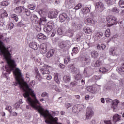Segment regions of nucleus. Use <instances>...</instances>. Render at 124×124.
<instances>
[{
    "label": "nucleus",
    "instance_id": "nucleus-1",
    "mask_svg": "<svg viewBox=\"0 0 124 124\" xmlns=\"http://www.w3.org/2000/svg\"><path fill=\"white\" fill-rule=\"evenodd\" d=\"M13 73L15 75L16 81L14 83L15 86H19L20 89H22L25 92L23 95L26 99V102L29 104L31 107H32L35 110H37L40 114L41 116H43L46 124H62V123H58V118H54L53 116L49 112V110L44 109L40 106V103L37 100L35 94L33 93V91L29 87V85L25 82L24 79L22 77L21 71H14Z\"/></svg>",
    "mask_w": 124,
    "mask_h": 124
},
{
    "label": "nucleus",
    "instance_id": "nucleus-2",
    "mask_svg": "<svg viewBox=\"0 0 124 124\" xmlns=\"http://www.w3.org/2000/svg\"><path fill=\"white\" fill-rule=\"evenodd\" d=\"M3 37V36L0 35V39H1ZM9 48H6L3 46V43L0 41V54L3 57H11L10 54V50Z\"/></svg>",
    "mask_w": 124,
    "mask_h": 124
},
{
    "label": "nucleus",
    "instance_id": "nucleus-3",
    "mask_svg": "<svg viewBox=\"0 0 124 124\" xmlns=\"http://www.w3.org/2000/svg\"><path fill=\"white\" fill-rule=\"evenodd\" d=\"M53 29H54V22L53 21H50L44 27V31L45 32H50Z\"/></svg>",
    "mask_w": 124,
    "mask_h": 124
},
{
    "label": "nucleus",
    "instance_id": "nucleus-4",
    "mask_svg": "<svg viewBox=\"0 0 124 124\" xmlns=\"http://www.w3.org/2000/svg\"><path fill=\"white\" fill-rule=\"evenodd\" d=\"M117 20V17L111 16H109L107 17V21L108 23L111 24L112 25H117V24H118Z\"/></svg>",
    "mask_w": 124,
    "mask_h": 124
},
{
    "label": "nucleus",
    "instance_id": "nucleus-5",
    "mask_svg": "<svg viewBox=\"0 0 124 124\" xmlns=\"http://www.w3.org/2000/svg\"><path fill=\"white\" fill-rule=\"evenodd\" d=\"M106 101L108 103H112L111 107L112 108H113V109H116V108H117V106L118 105V104H119V101L117 100L113 101V100H112L110 98H106Z\"/></svg>",
    "mask_w": 124,
    "mask_h": 124
},
{
    "label": "nucleus",
    "instance_id": "nucleus-6",
    "mask_svg": "<svg viewBox=\"0 0 124 124\" xmlns=\"http://www.w3.org/2000/svg\"><path fill=\"white\" fill-rule=\"evenodd\" d=\"M95 6L96 10L99 12H102L104 10V4L100 1L96 2Z\"/></svg>",
    "mask_w": 124,
    "mask_h": 124
},
{
    "label": "nucleus",
    "instance_id": "nucleus-7",
    "mask_svg": "<svg viewBox=\"0 0 124 124\" xmlns=\"http://www.w3.org/2000/svg\"><path fill=\"white\" fill-rule=\"evenodd\" d=\"M72 27L75 29L76 31H79V30H81L82 29V23L74 21L72 23Z\"/></svg>",
    "mask_w": 124,
    "mask_h": 124
},
{
    "label": "nucleus",
    "instance_id": "nucleus-8",
    "mask_svg": "<svg viewBox=\"0 0 124 124\" xmlns=\"http://www.w3.org/2000/svg\"><path fill=\"white\" fill-rule=\"evenodd\" d=\"M59 46L61 49L64 48H65V49H68V48L70 47V42L69 41L62 42L60 44Z\"/></svg>",
    "mask_w": 124,
    "mask_h": 124
},
{
    "label": "nucleus",
    "instance_id": "nucleus-9",
    "mask_svg": "<svg viewBox=\"0 0 124 124\" xmlns=\"http://www.w3.org/2000/svg\"><path fill=\"white\" fill-rule=\"evenodd\" d=\"M93 116V111L90 108H87L85 120H90Z\"/></svg>",
    "mask_w": 124,
    "mask_h": 124
},
{
    "label": "nucleus",
    "instance_id": "nucleus-10",
    "mask_svg": "<svg viewBox=\"0 0 124 124\" xmlns=\"http://www.w3.org/2000/svg\"><path fill=\"white\" fill-rule=\"evenodd\" d=\"M58 14H59V12L57 10L50 11L48 13V17L50 18H56L58 16Z\"/></svg>",
    "mask_w": 124,
    "mask_h": 124
},
{
    "label": "nucleus",
    "instance_id": "nucleus-11",
    "mask_svg": "<svg viewBox=\"0 0 124 124\" xmlns=\"http://www.w3.org/2000/svg\"><path fill=\"white\" fill-rule=\"evenodd\" d=\"M29 46L30 48H32V49H33V50H37L38 49V47H39V46H38V44H37L35 42H32L30 43Z\"/></svg>",
    "mask_w": 124,
    "mask_h": 124
},
{
    "label": "nucleus",
    "instance_id": "nucleus-12",
    "mask_svg": "<svg viewBox=\"0 0 124 124\" xmlns=\"http://www.w3.org/2000/svg\"><path fill=\"white\" fill-rule=\"evenodd\" d=\"M74 0H65V4L67 7H72L74 4Z\"/></svg>",
    "mask_w": 124,
    "mask_h": 124
},
{
    "label": "nucleus",
    "instance_id": "nucleus-13",
    "mask_svg": "<svg viewBox=\"0 0 124 124\" xmlns=\"http://www.w3.org/2000/svg\"><path fill=\"white\" fill-rule=\"evenodd\" d=\"M118 52L114 48H110L109 49V55L111 56H118Z\"/></svg>",
    "mask_w": 124,
    "mask_h": 124
},
{
    "label": "nucleus",
    "instance_id": "nucleus-14",
    "mask_svg": "<svg viewBox=\"0 0 124 124\" xmlns=\"http://www.w3.org/2000/svg\"><path fill=\"white\" fill-rule=\"evenodd\" d=\"M41 71L42 74H49L50 70H49V66L41 68Z\"/></svg>",
    "mask_w": 124,
    "mask_h": 124
},
{
    "label": "nucleus",
    "instance_id": "nucleus-15",
    "mask_svg": "<svg viewBox=\"0 0 124 124\" xmlns=\"http://www.w3.org/2000/svg\"><path fill=\"white\" fill-rule=\"evenodd\" d=\"M54 54H55V50L50 49L46 53V58H47V59H50V58H52V57L54 56Z\"/></svg>",
    "mask_w": 124,
    "mask_h": 124
},
{
    "label": "nucleus",
    "instance_id": "nucleus-16",
    "mask_svg": "<svg viewBox=\"0 0 124 124\" xmlns=\"http://www.w3.org/2000/svg\"><path fill=\"white\" fill-rule=\"evenodd\" d=\"M59 19L61 22H64L67 19V15L63 13L59 16Z\"/></svg>",
    "mask_w": 124,
    "mask_h": 124
},
{
    "label": "nucleus",
    "instance_id": "nucleus-17",
    "mask_svg": "<svg viewBox=\"0 0 124 124\" xmlns=\"http://www.w3.org/2000/svg\"><path fill=\"white\" fill-rule=\"evenodd\" d=\"M121 118L122 116L119 114H115L113 116V122L114 123H117V122H119V121H121Z\"/></svg>",
    "mask_w": 124,
    "mask_h": 124
},
{
    "label": "nucleus",
    "instance_id": "nucleus-18",
    "mask_svg": "<svg viewBox=\"0 0 124 124\" xmlns=\"http://www.w3.org/2000/svg\"><path fill=\"white\" fill-rule=\"evenodd\" d=\"M81 61L82 63H84V65H87V64H89V63H90V59L89 58L82 57L81 58Z\"/></svg>",
    "mask_w": 124,
    "mask_h": 124
},
{
    "label": "nucleus",
    "instance_id": "nucleus-19",
    "mask_svg": "<svg viewBox=\"0 0 124 124\" xmlns=\"http://www.w3.org/2000/svg\"><path fill=\"white\" fill-rule=\"evenodd\" d=\"M22 8H23V7L22 6L17 7L14 9V12L16 13V14H18L19 15H20V14L22 13Z\"/></svg>",
    "mask_w": 124,
    "mask_h": 124
},
{
    "label": "nucleus",
    "instance_id": "nucleus-20",
    "mask_svg": "<svg viewBox=\"0 0 124 124\" xmlns=\"http://www.w3.org/2000/svg\"><path fill=\"white\" fill-rule=\"evenodd\" d=\"M86 89L87 90L88 92L92 93H94L96 92L95 88L93 87V86H87Z\"/></svg>",
    "mask_w": 124,
    "mask_h": 124
},
{
    "label": "nucleus",
    "instance_id": "nucleus-21",
    "mask_svg": "<svg viewBox=\"0 0 124 124\" xmlns=\"http://www.w3.org/2000/svg\"><path fill=\"white\" fill-rule=\"evenodd\" d=\"M85 22L88 23V25H90L93 26V25H94V21L93 19L91 18H89L86 19Z\"/></svg>",
    "mask_w": 124,
    "mask_h": 124
},
{
    "label": "nucleus",
    "instance_id": "nucleus-22",
    "mask_svg": "<svg viewBox=\"0 0 124 124\" xmlns=\"http://www.w3.org/2000/svg\"><path fill=\"white\" fill-rule=\"evenodd\" d=\"M98 52L97 51L94 50L91 52V57L93 59H96L98 57Z\"/></svg>",
    "mask_w": 124,
    "mask_h": 124
},
{
    "label": "nucleus",
    "instance_id": "nucleus-23",
    "mask_svg": "<svg viewBox=\"0 0 124 124\" xmlns=\"http://www.w3.org/2000/svg\"><path fill=\"white\" fill-rule=\"evenodd\" d=\"M82 15H84V14H87L88 13H90V9L88 7H85L83 9H82Z\"/></svg>",
    "mask_w": 124,
    "mask_h": 124
},
{
    "label": "nucleus",
    "instance_id": "nucleus-24",
    "mask_svg": "<svg viewBox=\"0 0 124 124\" xmlns=\"http://www.w3.org/2000/svg\"><path fill=\"white\" fill-rule=\"evenodd\" d=\"M69 68H70L72 72H76L77 70V68L75 67V66L72 64H70L69 65Z\"/></svg>",
    "mask_w": 124,
    "mask_h": 124
},
{
    "label": "nucleus",
    "instance_id": "nucleus-25",
    "mask_svg": "<svg viewBox=\"0 0 124 124\" xmlns=\"http://www.w3.org/2000/svg\"><path fill=\"white\" fill-rule=\"evenodd\" d=\"M63 81L65 83H69L71 81L70 76H64L63 77Z\"/></svg>",
    "mask_w": 124,
    "mask_h": 124
},
{
    "label": "nucleus",
    "instance_id": "nucleus-26",
    "mask_svg": "<svg viewBox=\"0 0 124 124\" xmlns=\"http://www.w3.org/2000/svg\"><path fill=\"white\" fill-rule=\"evenodd\" d=\"M32 17L33 21L35 22V23L39 24L40 19L38 18V16L35 15H33Z\"/></svg>",
    "mask_w": 124,
    "mask_h": 124
},
{
    "label": "nucleus",
    "instance_id": "nucleus-27",
    "mask_svg": "<svg viewBox=\"0 0 124 124\" xmlns=\"http://www.w3.org/2000/svg\"><path fill=\"white\" fill-rule=\"evenodd\" d=\"M37 38L39 39H46V38H47L46 36H45V35L43 34L42 33L37 35Z\"/></svg>",
    "mask_w": 124,
    "mask_h": 124
},
{
    "label": "nucleus",
    "instance_id": "nucleus-28",
    "mask_svg": "<svg viewBox=\"0 0 124 124\" xmlns=\"http://www.w3.org/2000/svg\"><path fill=\"white\" fill-rule=\"evenodd\" d=\"M83 31L85 32V33H88V34H91V32H92V29H91V28L89 27H85L83 28Z\"/></svg>",
    "mask_w": 124,
    "mask_h": 124
},
{
    "label": "nucleus",
    "instance_id": "nucleus-29",
    "mask_svg": "<svg viewBox=\"0 0 124 124\" xmlns=\"http://www.w3.org/2000/svg\"><path fill=\"white\" fill-rule=\"evenodd\" d=\"M57 32L59 35H62L64 32V30L62 28H59L57 30Z\"/></svg>",
    "mask_w": 124,
    "mask_h": 124
},
{
    "label": "nucleus",
    "instance_id": "nucleus-30",
    "mask_svg": "<svg viewBox=\"0 0 124 124\" xmlns=\"http://www.w3.org/2000/svg\"><path fill=\"white\" fill-rule=\"evenodd\" d=\"M11 18L13 19V20H14V21H15L16 22L19 21V18L18 17V16L16 14L11 15Z\"/></svg>",
    "mask_w": 124,
    "mask_h": 124
},
{
    "label": "nucleus",
    "instance_id": "nucleus-31",
    "mask_svg": "<svg viewBox=\"0 0 124 124\" xmlns=\"http://www.w3.org/2000/svg\"><path fill=\"white\" fill-rule=\"evenodd\" d=\"M75 78L76 81H78V82L79 81H80V80H81V79H82V75H81V74L80 73H78L75 76Z\"/></svg>",
    "mask_w": 124,
    "mask_h": 124
},
{
    "label": "nucleus",
    "instance_id": "nucleus-32",
    "mask_svg": "<svg viewBox=\"0 0 124 124\" xmlns=\"http://www.w3.org/2000/svg\"><path fill=\"white\" fill-rule=\"evenodd\" d=\"M101 64H102V62L100 60H97L94 64V66L95 67H98L100 66Z\"/></svg>",
    "mask_w": 124,
    "mask_h": 124
},
{
    "label": "nucleus",
    "instance_id": "nucleus-33",
    "mask_svg": "<svg viewBox=\"0 0 124 124\" xmlns=\"http://www.w3.org/2000/svg\"><path fill=\"white\" fill-rule=\"evenodd\" d=\"M46 21H47V19H46V18L45 17V16L42 17V18L39 19V25H41V24L43 25V22H46Z\"/></svg>",
    "mask_w": 124,
    "mask_h": 124
},
{
    "label": "nucleus",
    "instance_id": "nucleus-34",
    "mask_svg": "<svg viewBox=\"0 0 124 124\" xmlns=\"http://www.w3.org/2000/svg\"><path fill=\"white\" fill-rule=\"evenodd\" d=\"M111 12L114 13V14H117L120 12V10L117 7H114L111 9Z\"/></svg>",
    "mask_w": 124,
    "mask_h": 124
},
{
    "label": "nucleus",
    "instance_id": "nucleus-35",
    "mask_svg": "<svg viewBox=\"0 0 124 124\" xmlns=\"http://www.w3.org/2000/svg\"><path fill=\"white\" fill-rule=\"evenodd\" d=\"M24 12L25 14H26V16H31V11L27 9H24Z\"/></svg>",
    "mask_w": 124,
    "mask_h": 124
},
{
    "label": "nucleus",
    "instance_id": "nucleus-36",
    "mask_svg": "<svg viewBox=\"0 0 124 124\" xmlns=\"http://www.w3.org/2000/svg\"><path fill=\"white\" fill-rule=\"evenodd\" d=\"M100 72H102L103 73H107L108 72V70L105 69V68L102 67L99 69Z\"/></svg>",
    "mask_w": 124,
    "mask_h": 124
},
{
    "label": "nucleus",
    "instance_id": "nucleus-37",
    "mask_svg": "<svg viewBox=\"0 0 124 124\" xmlns=\"http://www.w3.org/2000/svg\"><path fill=\"white\" fill-rule=\"evenodd\" d=\"M54 81L58 84V85L60 84V80H59V78L58 77V74H55L54 76Z\"/></svg>",
    "mask_w": 124,
    "mask_h": 124
},
{
    "label": "nucleus",
    "instance_id": "nucleus-38",
    "mask_svg": "<svg viewBox=\"0 0 124 124\" xmlns=\"http://www.w3.org/2000/svg\"><path fill=\"white\" fill-rule=\"evenodd\" d=\"M5 110L9 111L10 113H12V107L10 106H6Z\"/></svg>",
    "mask_w": 124,
    "mask_h": 124
},
{
    "label": "nucleus",
    "instance_id": "nucleus-39",
    "mask_svg": "<svg viewBox=\"0 0 124 124\" xmlns=\"http://www.w3.org/2000/svg\"><path fill=\"white\" fill-rule=\"evenodd\" d=\"M2 6H7V5H9V2L7 1H3L0 3Z\"/></svg>",
    "mask_w": 124,
    "mask_h": 124
},
{
    "label": "nucleus",
    "instance_id": "nucleus-40",
    "mask_svg": "<svg viewBox=\"0 0 124 124\" xmlns=\"http://www.w3.org/2000/svg\"><path fill=\"white\" fill-rule=\"evenodd\" d=\"M105 35L106 37H109L110 36V29H107L105 33Z\"/></svg>",
    "mask_w": 124,
    "mask_h": 124
},
{
    "label": "nucleus",
    "instance_id": "nucleus-41",
    "mask_svg": "<svg viewBox=\"0 0 124 124\" xmlns=\"http://www.w3.org/2000/svg\"><path fill=\"white\" fill-rule=\"evenodd\" d=\"M119 5L122 8H124V1L123 0H120L119 2Z\"/></svg>",
    "mask_w": 124,
    "mask_h": 124
},
{
    "label": "nucleus",
    "instance_id": "nucleus-42",
    "mask_svg": "<svg viewBox=\"0 0 124 124\" xmlns=\"http://www.w3.org/2000/svg\"><path fill=\"white\" fill-rule=\"evenodd\" d=\"M38 13L40 15V16L42 17H45L46 16V13L45 12H42V11H40L38 12Z\"/></svg>",
    "mask_w": 124,
    "mask_h": 124
},
{
    "label": "nucleus",
    "instance_id": "nucleus-43",
    "mask_svg": "<svg viewBox=\"0 0 124 124\" xmlns=\"http://www.w3.org/2000/svg\"><path fill=\"white\" fill-rule=\"evenodd\" d=\"M102 35H103V34L101 32H98L96 34V36L98 37L97 39H99V38H100Z\"/></svg>",
    "mask_w": 124,
    "mask_h": 124
},
{
    "label": "nucleus",
    "instance_id": "nucleus-44",
    "mask_svg": "<svg viewBox=\"0 0 124 124\" xmlns=\"http://www.w3.org/2000/svg\"><path fill=\"white\" fill-rule=\"evenodd\" d=\"M117 71H118V73H122V72H124V70L122 67H117Z\"/></svg>",
    "mask_w": 124,
    "mask_h": 124
},
{
    "label": "nucleus",
    "instance_id": "nucleus-45",
    "mask_svg": "<svg viewBox=\"0 0 124 124\" xmlns=\"http://www.w3.org/2000/svg\"><path fill=\"white\" fill-rule=\"evenodd\" d=\"M84 74H89V73H90V67L85 68L84 69Z\"/></svg>",
    "mask_w": 124,
    "mask_h": 124
},
{
    "label": "nucleus",
    "instance_id": "nucleus-46",
    "mask_svg": "<svg viewBox=\"0 0 124 124\" xmlns=\"http://www.w3.org/2000/svg\"><path fill=\"white\" fill-rule=\"evenodd\" d=\"M72 51L75 54H77V53H78L79 52V50H78V47H73Z\"/></svg>",
    "mask_w": 124,
    "mask_h": 124
},
{
    "label": "nucleus",
    "instance_id": "nucleus-47",
    "mask_svg": "<svg viewBox=\"0 0 124 124\" xmlns=\"http://www.w3.org/2000/svg\"><path fill=\"white\" fill-rule=\"evenodd\" d=\"M28 8H29V9H31V10H34L35 9V6L30 4L28 5Z\"/></svg>",
    "mask_w": 124,
    "mask_h": 124
},
{
    "label": "nucleus",
    "instance_id": "nucleus-48",
    "mask_svg": "<svg viewBox=\"0 0 124 124\" xmlns=\"http://www.w3.org/2000/svg\"><path fill=\"white\" fill-rule=\"evenodd\" d=\"M70 61V58H66L64 59V62L65 64H67Z\"/></svg>",
    "mask_w": 124,
    "mask_h": 124
},
{
    "label": "nucleus",
    "instance_id": "nucleus-49",
    "mask_svg": "<svg viewBox=\"0 0 124 124\" xmlns=\"http://www.w3.org/2000/svg\"><path fill=\"white\" fill-rule=\"evenodd\" d=\"M82 7V4H78L75 7V9L76 10H78V9H80Z\"/></svg>",
    "mask_w": 124,
    "mask_h": 124
},
{
    "label": "nucleus",
    "instance_id": "nucleus-50",
    "mask_svg": "<svg viewBox=\"0 0 124 124\" xmlns=\"http://www.w3.org/2000/svg\"><path fill=\"white\" fill-rule=\"evenodd\" d=\"M106 3L108 4V6L112 4V1L110 0H105Z\"/></svg>",
    "mask_w": 124,
    "mask_h": 124
},
{
    "label": "nucleus",
    "instance_id": "nucleus-51",
    "mask_svg": "<svg viewBox=\"0 0 124 124\" xmlns=\"http://www.w3.org/2000/svg\"><path fill=\"white\" fill-rule=\"evenodd\" d=\"M25 26V24H23V22H19L17 24V27H24Z\"/></svg>",
    "mask_w": 124,
    "mask_h": 124
},
{
    "label": "nucleus",
    "instance_id": "nucleus-52",
    "mask_svg": "<svg viewBox=\"0 0 124 124\" xmlns=\"http://www.w3.org/2000/svg\"><path fill=\"white\" fill-rule=\"evenodd\" d=\"M72 106V104L69 103H66L65 104V107L67 108H69V107H71Z\"/></svg>",
    "mask_w": 124,
    "mask_h": 124
},
{
    "label": "nucleus",
    "instance_id": "nucleus-53",
    "mask_svg": "<svg viewBox=\"0 0 124 124\" xmlns=\"http://www.w3.org/2000/svg\"><path fill=\"white\" fill-rule=\"evenodd\" d=\"M41 96H42V97H45V96H48V93L46 92H44L41 94Z\"/></svg>",
    "mask_w": 124,
    "mask_h": 124
},
{
    "label": "nucleus",
    "instance_id": "nucleus-54",
    "mask_svg": "<svg viewBox=\"0 0 124 124\" xmlns=\"http://www.w3.org/2000/svg\"><path fill=\"white\" fill-rule=\"evenodd\" d=\"M20 103H17L15 104V108H16V109H17V108H19V107H20Z\"/></svg>",
    "mask_w": 124,
    "mask_h": 124
},
{
    "label": "nucleus",
    "instance_id": "nucleus-55",
    "mask_svg": "<svg viewBox=\"0 0 124 124\" xmlns=\"http://www.w3.org/2000/svg\"><path fill=\"white\" fill-rule=\"evenodd\" d=\"M101 48L102 50H104V49H105V48H106V46L104 44H101Z\"/></svg>",
    "mask_w": 124,
    "mask_h": 124
},
{
    "label": "nucleus",
    "instance_id": "nucleus-56",
    "mask_svg": "<svg viewBox=\"0 0 124 124\" xmlns=\"http://www.w3.org/2000/svg\"><path fill=\"white\" fill-rule=\"evenodd\" d=\"M104 123L105 124H112V122H111V121H105Z\"/></svg>",
    "mask_w": 124,
    "mask_h": 124
},
{
    "label": "nucleus",
    "instance_id": "nucleus-57",
    "mask_svg": "<svg viewBox=\"0 0 124 124\" xmlns=\"http://www.w3.org/2000/svg\"><path fill=\"white\" fill-rule=\"evenodd\" d=\"M59 67H60V68H64V65H63V64L60 63L59 64Z\"/></svg>",
    "mask_w": 124,
    "mask_h": 124
},
{
    "label": "nucleus",
    "instance_id": "nucleus-58",
    "mask_svg": "<svg viewBox=\"0 0 124 124\" xmlns=\"http://www.w3.org/2000/svg\"><path fill=\"white\" fill-rule=\"evenodd\" d=\"M35 78L36 79H39V78H40V74H36Z\"/></svg>",
    "mask_w": 124,
    "mask_h": 124
},
{
    "label": "nucleus",
    "instance_id": "nucleus-59",
    "mask_svg": "<svg viewBox=\"0 0 124 124\" xmlns=\"http://www.w3.org/2000/svg\"><path fill=\"white\" fill-rule=\"evenodd\" d=\"M41 51L43 52L44 54H45V53H46V48H44L43 47L41 49Z\"/></svg>",
    "mask_w": 124,
    "mask_h": 124
},
{
    "label": "nucleus",
    "instance_id": "nucleus-60",
    "mask_svg": "<svg viewBox=\"0 0 124 124\" xmlns=\"http://www.w3.org/2000/svg\"><path fill=\"white\" fill-rule=\"evenodd\" d=\"M14 27V24L11 23H10V30H12V28Z\"/></svg>",
    "mask_w": 124,
    "mask_h": 124
},
{
    "label": "nucleus",
    "instance_id": "nucleus-61",
    "mask_svg": "<svg viewBox=\"0 0 124 124\" xmlns=\"http://www.w3.org/2000/svg\"><path fill=\"white\" fill-rule=\"evenodd\" d=\"M47 80H51L52 79V76L50 75H48L47 77H46Z\"/></svg>",
    "mask_w": 124,
    "mask_h": 124
},
{
    "label": "nucleus",
    "instance_id": "nucleus-62",
    "mask_svg": "<svg viewBox=\"0 0 124 124\" xmlns=\"http://www.w3.org/2000/svg\"><path fill=\"white\" fill-rule=\"evenodd\" d=\"M20 1H21V0H15V3H16V4H19L20 3Z\"/></svg>",
    "mask_w": 124,
    "mask_h": 124
},
{
    "label": "nucleus",
    "instance_id": "nucleus-63",
    "mask_svg": "<svg viewBox=\"0 0 124 124\" xmlns=\"http://www.w3.org/2000/svg\"><path fill=\"white\" fill-rule=\"evenodd\" d=\"M53 114H54V115H59V111H52Z\"/></svg>",
    "mask_w": 124,
    "mask_h": 124
},
{
    "label": "nucleus",
    "instance_id": "nucleus-64",
    "mask_svg": "<svg viewBox=\"0 0 124 124\" xmlns=\"http://www.w3.org/2000/svg\"><path fill=\"white\" fill-rule=\"evenodd\" d=\"M20 3L21 4H25V3H26V1H25V0H20Z\"/></svg>",
    "mask_w": 124,
    "mask_h": 124
}]
</instances>
